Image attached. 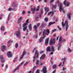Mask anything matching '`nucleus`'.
<instances>
[{
	"instance_id": "nucleus-1",
	"label": "nucleus",
	"mask_w": 73,
	"mask_h": 73,
	"mask_svg": "<svg viewBox=\"0 0 73 73\" xmlns=\"http://www.w3.org/2000/svg\"><path fill=\"white\" fill-rule=\"evenodd\" d=\"M62 25L63 27H64L65 25L66 26V31L67 32V31H68V20H66L65 23V24H64V21H63L62 23Z\"/></svg>"
},
{
	"instance_id": "nucleus-2",
	"label": "nucleus",
	"mask_w": 73,
	"mask_h": 73,
	"mask_svg": "<svg viewBox=\"0 0 73 73\" xmlns=\"http://www.w3.org/2000/svg\"><path fill=\"white\" fill-rule=\"evenodd\" d=\"M49 33V29H44L43 32V35L45 36V35L46 34L47 36H48Z\"/></svg>"
},
{
	"instance_id": "nucleus-3",
	"label": "nucleus",
	"mask_w": 73,
	"mask_h": 73,
	"mask_svg": "<svg viewBox=\"0 0 73 73\" xmlns=\"http://www.w3.org/2000/svg\"><path fill=\"white\" fill-rule=\"evenodd\" d=\"M38 54H39V53L38 52L37 50H36L35 53V55L34 57V58L33 59V62H34L35 60V59L37 58L38 57Z\"/></svg>"
},
{
	"instance_id": "nucleus-4",
	"label": "nucleus",
	"mask_w": 73,
	"mask_h": 73,
	"mask_svg": "<svg viewBox=\"0 0 73 73\" xmlns=\"http://www.w3.org/2000/svg\"><path fill=\"white\" fill-rule=\"evenodd\" d=\"M59 10L60 12H61V11H62L64 13H65V11H64V8H63V7L62 6V4L61 3H60Z\"/></svg>"
},
{
	"instance_id": "nucleus-5",
	"label": "nucleus",
	"mask_w": 73,
	"mask_h": 73,
	"mask_svg": "<svg viewBox=\"0 0 73 73\" xmlns=\"http://www.w3.org/2000/svg\"><path fill=\"white\" fill-rule=\"evenodd\" d=\"M15 34L16 36L18 37V38H20L21 37L20 35H21V33L20 32V31L18 30L15 32Z\"/></svg>"
},
{
	"instance_id": "nucleus-6",
	"label": "nucleus",
	"mask_w": 73,
	"mask_h": 73,
	"mask_svg": "<svg viewBox=\"0 0 73 73\" xmlns=\"http://www.w3.org/2000/svg\"><path fill=\"white\" fill-rule=\"evenodd\" d=\"M56 42V39L54 38L53 39H51L50 40L49 42V44L51 45H52V44H54Z\"/></svg>"
},
{
	"instance_id": "nucleus-7",
	"label": "nucleus",
	"mask_w": 73,
	"mask_h": 73,
	"mask_svg": "<svg viewBox=\"0 0 73 73\" xmlns=\"http://www.w3.org/2000/svg\"><path fill=\"white\" fill-rule=\"evenodd\" d=\"M24 62V61L22 62H21L19 66H18L17 68H16L13 71V72L15 73V72H16V70H18V69H19V68H20V66H21V65H23V63Z\"/></svg>"
},
{
	"instance_id": "nucleus-8",
	"label": "nucleus",
	"mask_w": 73,
	"mask_h": 73,
	"mask_svg": "<svg viewBox=\"0 0 73 73\" xmlns=\"http://www.w3.org/2000/svg\"><path fill=\"white\" fill-rule=\"evenodd\" d=\"M40 25V23L37 24L36 26V25H34L33 28L35 29V31L36 32H37V28H38Z\"/></svg>"
},
{
	"instance_id": "nucleus-9",
	"label": "nucleus",
	"mask_w": 73,
	"mask_h": 73,
	"mask_svg": "<svg viewBox=\"0 0 73 73\" xmlns=\"http://www.w3.org/2000/svg\"><path fill=\"white\" fill-rule=\"evenodd\" d=\"M63 41H65V39H62V37L60 36L59 41V43H60L61 44L62 42Z\"/></svg>"
},
{
	"instance_id": "nucleus-10",
	"label": "nucleus",
	"mask_w": 73,
	"mask_h": 73,
	"mask_svg": "<svg viewBox=\"0 0 73 73\" xmlns=\"http://www.w3.org/2000/svg\"><path fill=\"white\" fill-rule=\"evenodd\" d=\"M7 56L9 58V57H12V52L10 51L8 52L7 53Z\"/></svg>"
},
{
	"instance_id": "nucleus-11",
	"label": "nucleus",
	"mask_w": 73,
	"mask_h": 73,
	"mask_svg": "<svg viewBox=\"0 0 73 73\" xmlns=\"http://www.w3.org/2000/svg\"><path fill=\"white\" fill-rule=\"evenodd\" d=\"M42 72L43 73H46L47 72L46 71V66H44L42 70Z\"/></svg>"
},
{
	"instance_id": "nucleus-12",
	"label": "nucleus",
	"mask_w": 73,
	"mask_h": 73,
	"mask_svg": "<svg viewBox=\"0 0 73 73\" xmlns=\"http://www.w3.org/2000/svg\"><path fill=\"white\" fill-rule=\"evenodd\" d=\"M5 48H6V46L5 45H3L1 48V49L2 52H3L5 50Z\"/></svg>"
},
{
	"instance_id": "nucleus-13",
	"label": "nucleus",
	"mask_w": 73,
	"mask_h": 73,
	"mask_svg": "<svg viewBox=\"0 0 73 73\" xmlns=\"http://www.w3.org/2000/svg\"><path fill=\"white\" fill-rule=\"evenodd\" d=\"M26 52L24 51L23 52V53L22 54V56H21L20 57V59H22V58H23V57H24V55H25V54H26Z\"/></svg>"
},
{
	"instance_id": "nucleus-14",
	"label": "nucleus",
	"mask_w": 73,
	"mask_h": 73,
	"mask_svg": "<svg viewBox=\"0 0 73 73\" xmlns=\"http://www.w3.org/2000/svg\"><path fill=\"white\" fill-rule=\"evenodd\" d=\"M63 4L65 5H66L67 7H68L69 5V3L67 2L66 3V1H64L63 2Z\"/></svg>"
},
{
	"instance_id": "nucleus-15",
	"label": "nucleus",
	"mask_w": 73,
	"mask_h": 73,
	"mask_svg": "<svg viewBox=\"0 0 73 73\" xmlns=\"http://www.w3.org/2000/svg\"><path fill=\"white\" fill-rule=\"evenodd\" d=\"M49 40V38H47L45 40V45L46 46L47 45H48V41Z\"/></svg>"
},
{
	"instance_id": "nucleus-16",
	"label": "nucleus",
	"mask_w": 73,
	"mask_h": 73,
	"mask_svg": "<svg viewBox=\"0 0 73 73\" xmlns=\"http://www.w3.org/2000/svg\"><path fill=\"white\" fill-rule=\"evenodd\" d=\"M45 36H44L43 37H41L39 40V42H42V40H43V39H44V38H45Z\"/></svg>"
},
{
	"instance_id": "nucleus-17",
	"label": "nucleus",
	"mask_w": 73,
	"mask_h": 73,
	"mask_svg": "<svg viewBox=\"0 0 73 73\" xmlns=\"http://www.w3.org/2000/svg\"><path fill=\"white\" fill-rule=\"evenodd\" d=\"M0 58L1 59V62L2 63H3V62H4V60H3V55H1L0 56Z\"/></svg>"
},
{
	"instance_id": "nucleus-18",
	"label": "nucleus",
	"mask_w": 73,
	"mask_h": 73,
	"mask_svg": "<svg viewBox=\"0 0 73 73\" xmlns=\"http://www.w3.org/2000/svg\"><path fill=\"white\" fill-rule=\"evenodd\" d=\"M45 57V54H43L42 55V56L40 57V60H42V59H44V58Z\"/></svg>"
},
{
	"instance_id": "nucleus-19",
	"label": "nucleus",
	"mask_w": 73,
	"mask_h": 73,
	"mask_svg": "<svg viewBox=\"0 0 73 73\" xmlns=\"http://www.w3.org/2000/svg\"><path fill=\"white\" fill-rule=\"evenodd\" d=\"M70 15H71V13H70L68 14H67V15L69 20H70V19L71 18V17H70Z\"/></svg>"
},
{
	"instance_id": "nucleus-20",
	"label": "nucleus",
	"mask_w": 73,
	"mask_h": 73,
	"mask_svg": "<svg viewBox=\"0 0 73 73\" xmlns=\"http://www.w3.org/2000/svg\"><path fill=\"white\" fill-rule=\"evenodd\" d=\"M28 28L30 31H31L32 30V25L31 24H30L29 25Z\"/></svg>"
},
{
	"instance_id": "nucleus-21",
	"label": "nucleus",
	"mask_w": 73,
	"mask_h": 73,
	"mask_svg": "<svg viewBox=\"0 0 73 73\" xmlns=\"http://www.w3.org/2000/svg\"><path fill=\"white\" fill-rule=\"evenodd\" d=\"M58 45H59V46L58 47V50H59L60 48H61V43H58Z\"/></svg>"
},
{
	"instance_id": "nucleus-22",
	"label": "nucleus",
	"mask_w": 73,
	"mask_h": 73,
	"mask_svg": "<svg viewBox=\"0 0 73 73\" xmlns=\"http://www.w3.org/2000/svg\"><path fill=\"white\" fill-rule=\"evenodd\" d=\"M50 52V47L48 46L46 48V51L47 52Z\"/></svg>"
},
{
	"instance_id": "nucleus-23",
	"label": "nucleus",
	"mask_w": 73,
	"mask_h": 73,
	"mask_svg": "<svg viewBox=\"0 0 73 73\" xmlns=\"http://www.w3.org/2000/svg\"><path fill=\"white\" fill-rule=\"evenodd\" d=\"M51 51L52 52H54V51H55V50H54V46H52Z\"/></svg>"
},
{
	"instance_id": "nucleus-24",
	"label": "nucleus",
	"mask_w": 73,
	"mask_h": 73,
	"mask_svg": "<svg viewBox=\"0 0 73 73\" xmlns=\"http://www.w3.org/2000/svg\"><path fill=\"white\" fill-rule=\"evenodd\" d=\"M50 14H51V16H53V15H54V13L53 12V11H51L50 13H48V15H50Z\"/></svg>"
},
{
	"instance_id": "nucleus-25",
	"label": "nucleus",
	"mask_w": 73,
	"mask_h": 73,
	"mask_svg": "<svg viewBox=\"0 0 73 73\" xmlns=\"http://www.w3.org/2000/svg\"><path fill=\"white\" fill-rule=\"evenodd\" d=\"M35 10H36V9L35 8L31 9V11H32V12H33V13H32L33 14V13H35Z\"/></svg>"
},
{
	"instance_id": "nucleus-26",
	"label": "nucleus",
	"mask_w": 73,
	"mask_h": 73,
	"mask_svg": "<svg viewBox=\"0 0 73 73\" xmlns=\"http://www.w3.org/2000/svg\"><path fill=\"white\" fill-rule=\"evenodd\" d=\"M44 10L45 11H47L46 12H48V11H49V8L48 7H45L44 8Z\"/></svg>"
},
{
	"instance_id": "nucleus-27",
	"label": "nucleus",
	"mask_w": 73,
	"mask_h": 73,
	"mask_svg": "<svg viewBox=\"0 0 73 73\" xmlns=\"http://www.w3.org/2000/svg\"><path fill=\"white\" fill-rule=\"evenodd\" d=\"M54 23H55V22L49 23L48 26L49 27L50 25H52V24H54Z\"/></svg>"
},
{
	"instance_id": "nucleus-28",
	"label": "nucleus",
	"mask_w": 73,
	"mask_h": 73,
	"mask_svg": "<svg viewBox=\"0 0 73 73\" xmlns=\"http://www.w3.org/2000/svg\"><path fill=\"white\" fill-rule=\"evenodd\" d=\"M23 31H25L26 30H27V26L23 27Z\"/></svg>"
},
{
	"instance_id": "nucleus-29",
	"label": "nucleus",
	"mask_w": 73,
	"mask_h": 73,
	"mask_svg": "<svg viewBox=\"0 0 73 73\" xmlns=\"http://www.w3.org/2000/svg\"><path fill=\"white\" fill-rule=\"evenodd\" d=\"M56 7L57 5H55L52 6V10H53V9H56Z\"/></svg>"
},
{
	"instance_id": "nucleus-30",
	"label": "nucleus",
	"mask_w": 73,
	"mask_h": 73,
	"mask_svg": "<svg viewBox=\"0 0 73 73\" xmlns=\"http://www.w3.org/2000/svg\"><path fill=\"white\" fill-rule=\"evenodd\" d=\"M66 58H62V60H63V64H64V62H65V61H66Z\"/></svg>"
},
{
	"instance_id": "nucleus-31",
	"label": "nucleus",
	"mask_w": 73,
	"mask_h": 73,
	"mask_svg": "<svg viewBox=\"0 0 73 73\" xmlns=\"http://www.w3.org/2000/svg\"><path fill=\"white\" fill-rule=\"evenodd\" d=\"M11 15V13H9L8 16V17L7 18V21H9V19H10V16Z\"/></svg>"
},
{
	"instance_id": "nucleus-32",
	"label": "nucleus",
	"mask_w": 73,
	"mask_h": 73,
	"mask_svg": "<svg viewBox=\"0 0 73 73\" xmlns=\"http://www.w3.org/2000/svg\"><path fill=\"white\" fill-rule=\"evenodd\" d=\"M19 46V44H18L17 43L15 44V47L16 48V49H17V47Z\"/></svg>"
},
{
	"instance_id": "nucleus-33",
	"label": "nucleus",
	"mask_w": 73,
	"mask_h": 73,
	"mask_svg": "<svg viewBox=\"0 0 73 73\" xmlns=\"http://www.w3.org/2000/svg\"><path fill=\"white\" fill-rule=\"evenodd\" d=\"M67 51H68V52H69L70 53V52H71V51H72V50L70 49V48H69V47H68V50H67Z\"/></svg>"
},
{
	"instance_id": "nucleus-34",
	"label": "nucleus",
	"mask_w": 73,
	"mask_h": 73,
	"mask_svg": "<svg viewBox=\"0 0 73 73\" xmlns=\"http://www.w3.org/2000/svg\"><path fill=\"white\" fill-rule=\"evenodd\" d=\"M57 67V65L54 64L53 66V68L54 69H56Z\"/></svg>"
},
{
	"instance_id": "nucleus-35",
	"label": "nucleus",
	"mask_w": 73,
	"mask_h": 73,
	"mask_svg": "<svg viewBox=\"0 0 73 73\" xmlns=\"http://www.w3.org/2000/svg\"><path fill=\"white\" fill-rule=\"evenodd\" d=\"M10 42H11V43H12L13 42V41L12 40H9L7 42V44H9Z\"/></svg>"
},
{
	"instance_id": "nucleus-36",
	"label": "nucleus",
	"mask_w": 73,
	"mask_h": 73,
	"mask_svg": "<svg viewBox=\"0 0 73 73\" xmlns=\"http://www.w3.org/2000/svg\"><path fill=\"white\" fill-rule=\"evenodd\" d=\"M42 13H43V11H42V10L41 11V13L39 15V17H41Z\"/></svg>"
},
{
	"instance_id": "nucleus-37",
	"label": "nucleus",
	"mask_w": 73,
	"mask_h": 73,
	"mask_svg": "<svg viewBox=\"0 0 73 73\" xmlns=\"http://www.w3.org/2000/svg\"><path fill=\"white\" fill-rule=\"evenodd\" d=\"M1 29L2 31H4V27L2 26L1 28Z\"/></svg>"
},
{
	"instance_id": "nucleus-38",
	"label": "nucleus",
	"mask_w": 73,
	"mask_h": 73,
	"mask_svg": "<svg viewBox=\"0 0 73 73\" xmlns=\"http://www.w3.org/2000/svg\"><path fill=\"white\" fill-rule=\"evenodd\" d=\"M44 20L46 22L47 21H48V18H45L44 19Z\"/></svg>"
},
{
	"instance_id": "nucleus-39",
	"label": "nucleus",
	"mask_w": 73,
	"mask_h": 73,
	"mask_svg": "<svg viewBox=\"0 0 73 73\" xmlns=\"http://www.w3.org/2000/svg\"><path fill=\"white\" fill-rule=\"evenodd\" d=\"M37 35H36V36L35 35H34V36H33V38H37Z\"/></svg>"
},
{
	"instance_id": "nucleus-40",
	"label": "nucleus",
	"mask_w": 73,
	"mask_h": 73,
	"mask_svg": "<svg viewBox=\"0 0 73 73\" xmlns=\"http://www.w3.org/2000/svg\"><path fill=\"white\" fill-rule=\"evenodd\" d=\"M28 64V62H27L25 63L24 64V66H26Z\"/></svg>"
},
{
	"instance_id": "nucleus-41",
	"label": "nucleus",
	"mask_w": 73,
	"mask_h": 73,
	"mask_svg": "<svg viewBox=\"0 0 73 73\" xmlns=\"http://www.w3.org/2000/svg\"><path fill=\"white\" fill-rule=\"evenodd\" d=\"M21 19H22V18H21V17H20L19 19V20L18 21V22H20V21Z\"/></svg>"
},
{
	"instance_id": "nucleus-42",
	"label": "nucleus",
	"mask_w": 73,
	"mask_h": 73,
	"mask_svg": "<svg viewBox=\"0 0 73 73\" xmlns=\"http://www.w3.org/2000/svg\"><path fill=\"white\" fill-rule=\"evenodd\" d=\"M54 0H51L50 1V4H51L52 3V2H54Z\"/></svg>"
},
{
	"instance_id": "nucleus-43",
	"label": "nucleus",
	"mask_w": 73,
	"mask_h": 73,
	"mask_svg": "<svg viewBox=\"0 0 73 73\" xmlns=\"http://www.w3.org/2000/svg\"><path fill=\"white\" fill-rule=\"evenodd\" d=\"M27 25V24L26 23L24 24L23 25V27H25Z\"/></svg>"
},
{
	"instance_id": "nucleus-44",
	"label": "nucleus",
	"mask_w": 73,
	"mask_h": 73,
	"mask_svg": "<svg viewBox=\"0 0 73 73\" xmlns=\"http://www.w3.org/2000/svg\"><path fill=\"white\" fill-rule=\"evenodd\" d=\"M17 57H16L14 58V61H17Z\"/></svg>"
},
{
	"instance_id": "nucleus-45",
	"label": "nucleus",
	"mask_w": 73,
	"mask_h": 73,
	"mask_svg": "<svg viewBox=\"0 0 73 73\" xmlns=\"http://www.w3.org/2000/svg\"><path fill=\"white\" fill-rule=\"evenodd\" d=\"M12 9V8H10L8 9V11H11Z\"/></svg>"
},
{
	"instance_id": "nucleus-46",
	"label": "nucleus",
	"mask_w": 73,
	"mask_h": 73,
	"mask_svg": "<svg viewBox=\"0 0 73 73\" xmlns=\"http://www.w3.org/2000/svg\"><path fill=\"white\" fill-rule=\"evenodd\" d=\"M35 73H40L39 70H37Z\"/></svg>"
},
{
	"instance_id": "nucleus-47",
	"label": "nucleus",
	"mask_w": 73,
	"mask_h": 73,
	"mask_svg": "<svg viewBox=\"0 0 73 73\" xmlns=\"http://www.w3.org/2000/svg\"><path fill=\"white\" fill-rule=\"evenodd\" d=\"M25 13V11L24 10H23L22 12V14H23V15H24Z\"/></svg>"
},
{
	"instance_id": "nucleus-48",
	"label": "nucleus",
	"mask_w": 73,
	"mask_h": 73,
	"mask_svg": "<svg viewBox=\"0 0 73 73\" xmlns=\"http://www.w3.org/2000/svg\"><path fill=\"white\" fill-rule=\"evenodd\" d=\"M29 20H28V19H27L26 21V23L28 24V23H29Z\"/></svg>"
},
{
	"instance_id": "nucleus-49",
	"label": "nucleus",
	"mask_w": 73,
	"mask_h": 73,
	"mask_svg": "<svg viewBox=\"0 0 73 73\" xmlns=\"http://www.w3.org/2000/svg\"><path fill=\"white\" fill-rule=\"evenodd\" d=\"M56 29H55L54 30H52V32H56Z\"/></svg>"
},
{
	"instance_id": "nucleus-50",
	"label": "nucleus",
	"mask_w": 73,
	"mask_h": 73,
	"mask_svg": "<svg viewBox=\"0 0 73 73\" xmlns=\"http://www.w3.org/2000/svg\"><path fill=\"white\" fill-rule=\"evenodd\" d=\"M38 62H39V61H38V60H37L36 63V65H38Z\"/></svg>"
},
{
	"instance_id": "nucleus-51",
	"label": "nucleus",
	"mask_w": 73,
	"mask_h": 73,
	"mask_svg": "<svg viewBox=\"0 0 73 73\" xmlns=\"http://www.w3.org/2000/svg\"><path fill=\"white\" fill-rule=\"evenodd\" d=\"M58 28V29H59L60 31H61V29H60V27H59V26L58 25L57 26Z\"/></svg>"
},
{
	"instance_id": "nucleus-52",
	"label": "nucleus",
	"mask_w": 73,
	"mask_h": 73,
	"mask_svg": "<svg viewBox=\"0 0 73 73\" xmlns=\"http://www.w3.org/2000/svg\"><path fill=\"white\" fill-rule=\"evenodd\" d=\"M36 49V48H35L32 51L33 53H34V52H35V50Z\"/></svg>"
},
{
	"instance_id": "nucleus-53",
	"label": "nucleus",
	"mask_w": 73,
	"mask_h": 73,
	"mask_svg": "<svg viewBox=\"0 0 73 73\" xmlns=\"http://www.w3.org/2000/svg\"><path fill=\"white\" fill-rule=\"evenodd\" d=\"M66 69V68H65V67H64L63 68V70H65Z\"/></svg>"
},
{
	"instance_id": "nucleus-54",
	"label": "nucleus",
	"mask_w": 73,
	"mask_h": 73,
	"mask_svg": "<svg viewBox=\"0 0 73 73\" xmlns=\"http://www.w3.org/2000/svg\"><path fill=\"white\" fill-rule=\"evenodd\" d=\"M19 29H21V25H20V27L19 28Z\"/></svg>"
},
{
	"instance_id": "nucleus-55",
	"label": "nucleus",
	"mask_w": 73,
	"mask_h": 73,
	"mask_svg": "<svg viewBox=\"0 0 73 73\" xmlns=\"http://www.w3.org/2000/svg\"><path fill=\"white\" fill-rule=\"evenodd\" d=\"M57 4H59V1H58L56 2Z\"/></svg>"
},
{
	"instance_id": "nucleus-56",
	"label": "nucleus",
	"mask_w": 73,
	"mask_h": 73,
	"mask_svg": "<svg viewBox=\"0 0 73 73\" xmlns=\"http://www.w3.org/2000/svg\"><path fill=\"white\" fill-rule=\"evenodd\" d=\"M58 37H59V36H58L57 37L56 39V41H57V40H58Z\"/></svg>"
},
{
	"instance_id": "nucleus-57",
	"label": "nucleus",
	"mask_w": 73,
	"mask_h": 73,
	"mask_svg": "<svg viewBox=\"0 0 73 73\" xmlns=\"http://www.w3.org/2000/svg\"><path fill=\"white\" fill-rule=\"evenodd\" d=\"M8 65L7 64L6 66V68H8Z\"/></svg>"
},
{
	"instance_id": "nucleus-58",
	"label": "nucleus",
	"mask_w": 73,
	"mask_h": 73,
	"mask_svg": "<svg viewBox=\"0 0 73 73\" xmlns=\"http://www.w3.org/2000/svg\"><path fill=\"white\" fill-rule=\"evenodd\" d=\"M38 10H39V9H36V11H38Z\"/></svg>"
},
{
	"instance_id": "nucleus-59",
	"label": "nucleus",
	"mask_w": 73,
	"mask_h": 73,
	"mask_svg": "<svg viewBox=\"0 0 73 73\" xmlns=\"http://www.w3.org/2000/svg\"><path fill=\"white\" fill-rule=\"evenodd\" d=\"M36 68V66H34L33 68V70H35V68Z\"/></svg>"
},
{
	"instance_id": "nucleus-60",
	"label": "nucleus",
	"mask_w": 73,
	"mask_h": 73,
	"mask_svg": "<svg viewBox=\"0 0 73 73\" xmlns=\"http://www.w3.org/2000/svg\"><path fill=\"white\" fill-rule=\"evenodd\" d=\"M53 54V52H51V53H50V54Z\"/></svg>"
},
{
	"instance_id": "nucleus-61",
	"label": "nucleus",
	"mask_w": 73,
	"mask_h": 73,
	"mask_svg": "<svg viewBox=\"0 0 73 73\" xmlns=\"http://www.w3.org/2000/svg\"><path fill=\"white\" fill-rule=\"evenodd\" d=\"M61 65V63H60V64H59L58 65V66H60Z\"/></svg>"
},
{
	"instance_id": "nucleus-62",
	"label": "nucleus",
	"mask_w": 73,
	"mask_h": 73,
	"mask_svg": "<svg viewBox=\"0 0 73 73\" xmlns=\"http://www.w3.org/2000/svg\"><path fill=\"white\" fill-rule=\"evenodd\" d=\"M37 8L38 9H39V8H40V6H38L37 7Z\"/></svg>"
},
{
	"instance_id": "nucleus-63",
	"label": "nucleus",
	"mask_w": 73,
	"mask_h": 73,
	"mask_svg": "<svg viewBox=\"0 0 73 73\" xmlns=\"http://www.w3.org/2000/svg\"><path fill=\"white\" fill-rule=\"evenodd\" d=\"M43 52H44L43 51H42L40 52V54H41L42 53H43Z\"/></svg>"
},
{
	"instance_id": "nucleus-64",
	"label": "nucleus",
	"mask_w": 73,
	"mask_h": 73,
	"mask_svg": "<svg viewBox=\"0 0 73 73\" xmlns=\"http://www.w3.org/2000/svg\"><path fill=\"white\" fill-rule=\"evenodd\" d=\"M44 3H46V0H44Z\"/></svg>"
}]
</instances>
